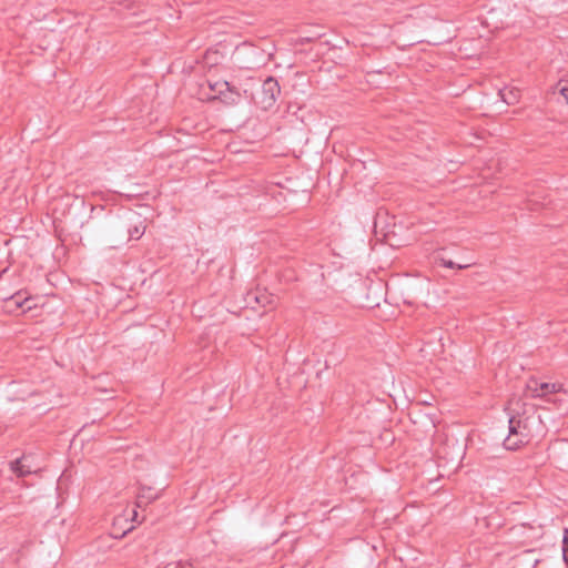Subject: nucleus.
<instances>
[{"label": "nucleus", "mask_w": 568, "mask_h": 568, "mask_svg": "<svg viewBox=\"0 0 568 568\" xmlns=\"http://www.w3.org/2000/svg\"><path fill=\"white\" fill-rule=\"evenodd\" d=\"M460 454H462V449L458 447V452H457V458L459 459L460 457Z\"/></svg>", "instance_id": "2eb2a0df"}, {"label": "nucleus", "mask_w": 568, "mask_h": 568, "mask_svg": "<svg viewBox=\"0 0 568 568\" xmlns=\"http://www.w3.org/2000/svg\"><path fill=\"white\" fill-rule=\"evenodd\" d=\"M210 93L204 94L203 99L207 101L219 100L225 105H235L241 100V93L237 88L231 85L224 80H206Z\"/></svg>", "instance_id": "f03ea898"}, {"label": "nucleus", "mask_w": 568, "mask_h": 568, "mask_svg": "<svg viewBox=\"0 0 568 568\" xmlns=\"http://www.w3.org/2000/svg\"><path fill=\"white\" fill-rule=\"evenodd\" d=\"M473 264H474L473 262H465V263L459 262V263H457L456 268L465 270V268L470 267Z\"/></svg>", "instance_id": "ddd939ff"}, {"label": "nucleus", "mask_w": 568, "mask_h": 568, "mask_svg": "<svg viewBox=\"0 0 568 568\" xmlns=\"http://www.w3.org/2000/svg\"><path fill=\"white\" fill-rule=\"evenodd\" d=\"M281 93V88L273 77H268L255 98V103L264 111L272 109Z\"/></svg>", "instance_id": "7ed1b4c3"}, {"label": "nucleus", "mask_w": 568, "mask_h": 568, "mask_svg": "<svg viewBox=\"0 0 568 568\" xmlns=\"http://www.w3.org/2000/svg\"><path fill=\"white\" fill-rule=\"evenodd\" d=\"M174 568H194V566L189 561H179Z\"/></svg>", "instance_id": "f8f14e48"}, {"label": "nucleus", "mask_w": 568, "mask_h": 568, "mask_svg": "<svg viewBox=\"0 0 568 568\" xmlns=\"http://www.w3.org/2000/svg\"><path fill=\"white\" fill-rule=\"evenodd\" d=\"M534 419V414L528 415L526 410L510 415L508 420L509 433L504 439V447L508 450H516L528 444L532 437L531 424Z\"/></svg>", "instance_id": "f257e3e1"}, {"label": "nucleus", "mask_w": 568, "mask_h": 568, "mask_svg": "<svg viewBox=\"0 0 568 568\" xmlns=\"http://www.w3.org/2000/svg\"><path fill=\"white\" fill-rule=\"evenodd\" d=\"M436 454L442 457V452L439 449H437Z\"/></svg>", "instance_id": "f3484780"}, {"label": "nucleus", "mask_w": 568, "mask_h": 568, "mask_svg": "<svg viewBox=\"0 0 568 568\" xmlns=\"http://www.w3.org/2000/svg\"><path fill=\"white\" fill-rule=\"evenodd\" d=\"M145 225L143 222H140L136 225L130 226L128 229L129 240H139L145 233Z\"/></svg>", "instance_id": "6e6552de"}, {"label": "nucleus", "mask_w": 568, "mask_h": 568, "mask_svg": "<svg viewBox=\"0 0 568 568\" xmlns=\"http://www.w3.org/2000/svg\"><path fill=\"white\" fill-rule=\"evenodd\" d=\"M560 94L565 98L566 102L568 103V85H562L559 89Z\"/></svg>", "instance_id": "4468645a"}, {"label": "nucleus", "mask_w": 568, "mask_h": 568, "mask_svg": "<svg viewBox=\"0 0 568 568\" xmlns=\"http://www.w3.org/2000/svg\"><path fill=\"white\" fill-rule=\"evenodd\" d=\"M26 462H27V457L22 456L21 458H18L11 463V470L18 477H24V476L33 473L31 467L29 465H27Z\"/></svg>", "instance_id": "423d86ee"}, {"label": "nucleus", "mask_w": 568, "mask_h": 568, "mask_svg": "<svg viewBox=\"0 0 568 568\" xmlns=\"http://www.w3.org/2000/svg\"><path fill=\"white\" fill-rule=\"evenodd\" d=\"M248 297H250V298H254V300H255V302H256L257 304H261V305H265V304H266V300H267V296H264V295H261V296H260V295H257L256 293H250V294H248Z\"/></svg>", "instance_id": "9d476101"}, {"label": "nucleus", "mask_w": 568, "mask_h": 568, "mask_svg": "<svg viewBox=\"0 0 568 568\" xmlns=\"http://www.w3.org/2000/svg\"><path fill=\"white\" fill-rule=\"evenodd\" d=\"M440 264L448 268H456L457 263L452 260H447L445 257H440Z\"/></svg>", "instance_id": "9b49d317"}, {"label": "nucleus", "mask_w": 568, "mask_h": 568, "mask_svg": "<svg viewBox=\"0 0 568 568\" xmlns=\"http://www.w3.org/2000/svg\"><path fill=\"white\" fill-rule=\"evenodd\" d=\"M30 298L22 297L20 293H17L4 301V307L8 312H18L21 311L24 313L28 310H31V305H29Z\"/></svg>", "instance_id": "39448f33"}, {"label": "nucleus", "mask_w": 568, "mask_h": 568, "mask_svg": "<svg viewBox=\"0 0 568 568\" xmlns=\"http://www.w3.org/2000/svg\"><path fill=\"white\" fill-rule=\"evenodd\" d=\"M508 93H509V97H507L504 91H500V95H501L503 100L507 104H514L517 101V99H518V94L515 93L514 91H509Z\"/></svg>", "instance_id": "1a4fd4ad"}, {"label": "nucleus", "mask_w": 568, "mask_h": 568, "mask_svg": "<svg viewBox=\"0 0 568 568\" xmlns=\"http://www.w3.org/2000/svg\"><path fill=\"white\" fill-rule=\"evenodd\" d=\"M562 389L560 383L539 382L537 378H530L525 388V395L531 398H541L549 400L548 396L559 393Z\"/></svg>", "instance_id": "20e7f679"}, {"label": "nucleus", "mask_w": 568, "mask_h": 568, "mask_svg": "<svg viewBox=\"0 0 568 568\" xmlns=\"http://www.w3.org/2000/svg\"><path fill=\"white\" fill-rule=\"evenodd\" d=\"M156 498L158 495L153 493L151 488H142L136 497V507L143 508Z\"/></svg>", "instance_id": "0eeeda50"}, {"label": "nucleus", "mask_w": 568, "mask_h": 568, "mask_svg": "<svg viewBox=\"0 0 568 568\" xmlns=\"http://www.w3.org/2000/svg\"><path fill=\"white\" fill-rule=\"evenodd\" d=\"M133 520H138V513L134 510Z\"/></svg>", "instance_id": "dca6fc26"}]
</instances>
